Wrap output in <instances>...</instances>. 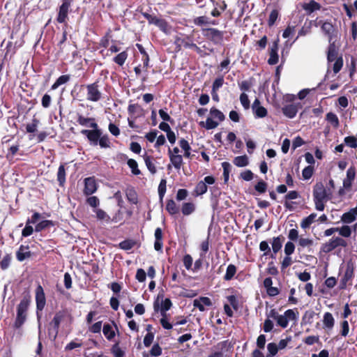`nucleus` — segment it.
<instances>
[{"mask_svg": "<svg viewBox=\"0 0 357 357\" xmlns=\"http://www.w3.org/2000/svg\"><path fill=\"white\" fill-rule=\"evenodd\" d=\"M357 215L354 212L352 211V208L347 213H344L342 216V221L345 223H351L356 219Z\"/></svg>", "mask_w": 357, "mask_h": 357, "instance_id": "nucleus-48", "label": "nucleus"}, {"mask_svg": "<svg viewBox=\"0 0 357 357\" xmlns=\"http://www.w3.org/2000/svg\"><path fill=\"white\" fill-rule=\"evenodd\" d=\"M127 164L128 167L131 169V172L134 175H139L141 174V171L138 168V164L137 161L134 159H128L127 161Z\"/></svg>", "mask_w": 357, "mask_h": 357, "instance_id": "nucleus-46", "label": "nucleus"}, {"mask_svg": "<svg viewBox=\"0 0 357 357\" xmlns=\"http://www.w3.org/2000/svg\"><path fill=\"white\" fill-rule=\"evenodd\" d=\"M77 122L82 126L89 127L91 130H98L99 128L95 118L85 117L81 114H77Z\"/></svg>", "mask_w": 357, "mask_h": 357, "instance_id": "nucleus-13", "label": "nucleus"}, {"mask_svg": "<svg viewBox=\"0 0 357 357\" xmlns=\"http://www.w3.org/2000/svg\"><path fill=\"white\" fill-rule=\"evenodd\" d=\"M66 175L65 164H61L59 165L57 172V181L61 187H63L66 183Z\"/></svg>", "mask_w": 357, "mask_h": 357, "instance_id": "nucleus-31", "label": "nucleus"}, {"mask_svg": "<svg viewBox=\"0 0 357 357\" xmlns=\"http://www.w3.org/2000/svg\"><path fill=\"white\" fill-rule=\"evenodd\" d=\"M53 226H54V222L52 220H45L36 224L34 230L36 232H40L48 227Z\"/></svg>", "mask_w": 357, "mask_h": 357, "instance_id": "nucleus-35", "label": "nucleus"}, {"mask_svg": "<svg viewBox=\"0 0 357 357\" xmlns=\"http://www.w3.org/2000/svg\"><path fill=\"white\" fill-rule=\"evenodd\" d=\"M136 243L134 240L132 239H126L123 241H121L119 246L121 249L124 250H129L132 249L135 245Z\"/></svg>", "mask_w": 357, "mask_h": 357, "instance_id": "nucleus-47", "label": "nucleus"}, {"mask_svg": "<svg viewBox=\"0 0 357 357\" xmlns=\"http://www.w3.org/2000/svg\"><path fill=\"white\" fill-rule=\"evenodd\" d=\"M183 265L185 266V268L190 271L192 269V263H193V259H192V257H191L190 255L189 254H185L183 257Z\"/></svg>", "mask_w": 357, "mask_h": 357, "instance_id": "nucleus-55", "label": "nucleus"}, {"mask_svg": "<svg viewBox=\"0 0 357 357\" xmlns=\"http://www.w3.org/2000/svg\"><path fill=\"white\" fill-rule=\"evenodd\" d=\"M356 176V168L354 166H351L347 171V177L343 181V186L345 189L349 190L351 188L352 182Z\"/></svg>", "mask_w": 357, "mask_h": 357, "instance_id": "nucleus-20", "label": "nucleus"}, {"mask_svg": "<svg viewBox=\"0 0 357 357\" xmlns=\"http://www.w3.org/2000/svg\"><path fill=\"white\" fill-rule=\"evenodd\" d=\"M126 195L128 201L132 204L137 203V195L133 188H128Z\"/></svg>", "mask_w": 357, "mask_h": 357, "instance_id": "nucleus-43", "label": "nucleus"}, {"mask_svg": "<svg viewBox=\"0 0 357 357\" xmlns=\"http://www.w3.org/2000/svg\"><path fill=\"white\" fill-rule=\"evenodd\" d=\"M317 217V214L314 213H311L307 217L303 218L301 222V227L305 229L310 227V225L314 222Z\"/></svg>", "mask_w": 357, "mask_h": 357, "instance_id": "nucleus-38", "label": "nucleus"}, {"mask_svg": "<svg viewBox=\"0 0 357 357\" xmlns=\"http://www.w3.org/2000/svg\"><path fill=\"white\" fill-rule=\"evenodd\" d=\"M199 126L202 128H205L206 130H212L218 126V123L215 121L211 118L208 117L206 122L201 121Z\"/></svg>", "mask_w": 357, "mask_h": 357, "instance_id": "nucleus-41", "label": "nucleus"}, {"mask_svg": "<svg viewBox=\"0 0 357 357\" xmlns=\"http://www.w3.org/2000/svg\"><path fill=\"white\" fill-rule=\"evenodd\" d=\"M179 146L184 151L183 156L188 158H191V147L187 140L182 138L179 140Z\"/></svg>", "mask_w": 357, "mask_h": 357, "instance_id": "nucleus-37", "label": "nucleus"}, {"mask_svg": "<svg viewBox=\"0 0 357 357\" xmlns=\"http://www.w3.org/2000/svg\"><path fill=\"white\" fill-rule=\"evenodd\" d=\"M171 164L174 167L179 170L183 163V157L181 155L170 154L169 156Z\"/></svg>", "mask_w": 357, "mask_h": 357, "instance_id": "nucleus-26", "label": "nucleus"}, {"mask_svg": "<svg viewBox=\"0 0 357 357\" xmlns=\"http://www.w3.org/2000/svg\"><path fill=\"white\" fill-rule=\"evenodd\" d=\"M296 312H294V310H287L284 312V315L286 317V319L289 322V321H296L298 318V312L297 308H295Z\"/></svg>", "mask_w": 357, "mask_h": 357, "instance_id": "nucleus-50", "label": "nucleus"}, {"mask_svg": "<svg viewBox=\"0 0 357 357\" xmlns=\"http://www.w3.org/2000/svg\"><path fill=\"white\" fill-rule=\"evenodd\" d=\"M284 239L285 238L282 235H280L277 237L273 238L271 242L273 254H271V255L272 258H275V255L281 250Z\"/></svg>", "mask_w": 357, "mask_h": 357, "instance_id": "nucleus-21", "label": "nucleus"}, {"mask_svg": "<svg viewBox=\"0 0 357 357\" xmlns=\"http://www.w3.org/2000/svg\"><path fill=\"white\" fill-rule=\"evenodd\" d=\"M97 190V183L94 177H88L84 179V194L91 195Z\"/></svg>", "mask_w": 357, "mask_h": 357, "instance_id": "nucleus-15", "label": "nucleus"}, {"mask_svg": "<svg viewBox=\"0 0 357 357\" xmlns=\"http://www.w3.org/2000/svg\"><path fill=\"white\" fill-rule=\"evenodd\" d=\"M210 114L214 119H218L220 121H223L225 119L224 114L215 107H213L210 109Z\"/></svg>", "mask_w": 357, "mask_h": 357, "instance_id": "nucleus-49", "label": "nucleus"}, {"mask_svg": "<svg viewBox=\"0 0 357 357\" xmlns=\"http://www.w3.org/2000/svg\"><path fill=\"white\" fill-rule=\"evenodd\" d=\"M337 58V52L335 50L334 45H330L327 54V59L328 63L335 61Z\"/></svg>", "mask_w": 357, "mask_h": 357, "instance_id": "nucleus-45", "label": "nucleus"}, {"mask_svg": "<svg viewBox=\"0 0 357 357\" xmlns=\"http://www.w3.org/2000/svg\"><path fill=\"white\" fill-rule=\"evenodd\" d=\"M202 33L206 40L211 41L213 45H221L223 44L226 31L216 28H203Z\"/></svg>", "mask_w": 357, "mask_h": 357, "instance_id": "nucleus-4", "label": "nucleus"}, {"mask_svg": "<svg viewBox=\"0 0 357 357\" xmlns=\"http://www.w3.org/2000/svg\"><path fill=\"white\" fill-rule=\"evenodd\" d=\"M112 353L114 357H123L125 355V352L119 347V342L112 346Z\"/></svg>", "mask_w": 357, "mask_h": 357, "instance_id": "nucleus-62", "label": "nucleus"}, {"mask_svg": "<svg viewBox=\"0 0 357 357\" xmlns=\"http://www.w3.org/2000/svg\"><path fill=\"white\" fill-rule=\"evenodd\" d=\"M20 151V144L17 143L15 144L12 145L8 149L6 158L9 161L11 162L14 159V156L17 153Z\"/></svg>", "mask_w": 357, "mask_h": 357, "instance_id": "nucleus-34", "label": "nucleus"}, {"mask_svg": "<svg viewBox=\"0 0 357 357\" xmlns=\"http://www.w3.org/2000/svg\"><path fill=\"white\" fill-rule=\"evenodd\" d=\"M36 303L37 311H42L46 305V298L43 287L38 284L36 290Z\"/></svg>", "mask_w": 357, "mask_h": 357, "instance_id": "nucleus-11", "label": "nucleus"}, {"mask_svg": "<svg viewBox=\"0 0 357 357\" xmlns=\"http://www.w3.org/2000/svg\"><path fill=\"white\" fill-rule=\"evenodd\" d=\"M69 317L72 319V316L67 310H61L56 312L53 319L50 322V326L52 327L56 335L59 333L60 324L65 319V317Z\"/></svg>", "mask_w": 357, "mask_h": 357, "instance_id": "nucleus-9", "label": "nucleus"}, {"mask_svg": "<svg viewBox=\"0 0 357 357\" xmlns=\"http://www.w3.org/2000/svg\"><path fill=\"white\" fill-rule=\"evenodd\" d=\"M321 29L322 31L328 36V41L331 43L333 39L335 29L331 22H324L321 24Z\"/></svg>", "mask_w": 357, "mask_h": 357, "instance_id": "nucleus-24", "label": "nucleus"}, {"mask_svg": "<svg viewBox=\"0 0 357 357\" xmlns=\"http://www.w3.org/2000/svg\"><path fill=\"white\" fill-rule=\"evenodd\" d=\"M128 56V50H123V52L119 53L117 55H116L112 61L119 65V66H123L127 60Z\"/></svg>", "mask_w": 357, "mask_h": 357, "instance_id": "nucleus-27", "label": "nucleus"}, {"mask_svg": "<svg viewBox=\"0 0 357 357\" xmlns=\"http://www.w3.org/2000/svg\"><path fill=\"white\" fill-rule=\"evenodd\" d=\"M279 17V11L277 9H273L268 17V25L269 27L273 26Z\"/></svg>", "mask_w": 357, "mask_h": 357, "instance_id": "nucleus-52", "label": "nucleus"}, {"mask_svg": "<svg viewBox=\"0 0 357 357\" xmlns=\"http://www.w3.org/2000/svg\"><path fill=\"white\" fill-rule=\"evenodd\" d=\"M267 183L261 180L257 182V183L255 185V190L257 191L259 194H263L266 192L267 190Z\"/></svg>", "mask_w": 357, "mask_h": 357, "instance_id": "nucleus-60", "label": "nucleus"}, {"mask_svg": "<svg viewBox=\"0 0 357 357\" xmlns=\"http://www.w3.org/2000/svg\"><path fill=\"white\" fill-rule=\"evenodd\" d=\"M323 323L326 328H332L333 327L335 320L331 312H327L324 314Z\"/></svg>", "mask_w": 357, "mask_h": 357, "instance_id": "nucleus-39", "label": "nucleus"}, {"mask_svg": "<svg viewBox=\"0 0 357 357\" xmlns=\"http://www.w3.org/2000/svg\"><path fill=\"white\" fill-rule=\"evenodd\" d=\"M314 174V167L309 165L305 167L302 172V176L305 180L310 179Z\"/></svg>", "mask_w": 357, "mask_h": 357, "instance_id": "nucleus-57", "label": "nucleus"}, {"mask_svg": "<svg viewBox=\"0 0 357 357\" xmlns=\"http://www.w3.org/2000/svg\"><path fill=\"white\" fill-rule=\"evenodd\" d=\"M12 257L10 254H6L0 261V268L1 270H6L10 264Z\"/></svg>", "mask_w": 357, "mask_h": 357, "instance_id": "nucleus-53", "label": "nucleus"}, {"mask_svg": "<svg viewBox=\"0 0 357 357\" xmlns=\"http://www.w3.org/2000/svg\"><path fill=\"white\" fill-rule=\"evenodd\" d=\"M324 184L321 182L317 183L313 188L312 195L315 208L317 211H323L325 208V202L329 199V195Z\"/></svg>", "mask_w": 357, "mask_h": 357, "instance_id": "nucleus-3", "label": "nucleus"}, {"mask_svg": "<svg viewBox=\"0 0 357 357\" xmlns=\"http://www.w3.org/2000/svg\"><path fill=\"white\" fill-rule=\"evenodd\" d=\"M231 347V343L228 340L222 341L217 344L215 348L222 351V354L227 351Z\"/></svg>", "mask_w": 357, "mask_h": 357, "instance_id": "nucleus-54", "label": "nucleus"}, {"mask_svg": "<svg viewBox=\"0 0 357 357\" xmlns=\"http://www.w3.org/2000/svg\"><path fill=\"white\" fill-rule=\"evenodd\" d=\"M347 245V243L343 238L340 237H333L328 242L321 245V251L324 253H328L339 246L346 247Z\"/></svg>", "mask_w": 357, "mask_h": 357, "instance_id": "nucleus-8", "label": "nucleus"}, {"mask_svg": "<svg viewBox=\"0 0 357 357\" xmlns=\"http://www.w3.org/2000/svg\"><path fill=\"white\" fill-rule=\"evenodd\" d=\"M252 111L256 118H264L267 116V109L260 105V101L258 98H256L252 103Z\"/></svg>", "mask_w": 357, "mask_h": 357, "instance_id": "nucleus-17", "label": "nucleus"}, {"mask_svg": "<svg viewBox=\"0 0 357 357\" xmlns=\"http://www.w3.org/2000/svg\"><path fill=\"white\" fill-rule=\"evenodd\" d=\"M237 272V267L232 264L228 265L226 273L223 277L225 281H229L232 280Z\"/></svg>", "mask_w": 357, "mask_h": 357, "instance_id": "nucleus-32", "label": "nucleus"}, {"mask_svg": "<svg viewBox=\"0 0 357 357\" xmlns=\"http://www.w3.org/2000/svg\"><path fill=\"white\" fill-rule=\"evenodd\" d=\"M100 81L96 80L91 84L86 85V99L91 102H98L102 98V93L100 90Z\"/></svg>", "mask_w": 357, "mask_h": 357, "instance_id": "nucleus-6", "label": "nucleus"}, {"mask_svg": "<svg viewBox=\"0 0 357 357\" xmlns=\"http://www.w3.org/2000/svg\"><path fill=\"white\" fill-rule=\"evenodd\" d=\"M354 277V267L353 264H348L344 272L343 277L341 278L339 285L340 290H344L347 288V282L352 280Z\"/></svg>", "mask_w": 357, "mask_h": 357, "instance_id": "nucleus-12", "label": "nucleus"}, {"mask_svg": "<svg viewBox=\"0 0 357 357\" xmlns=\"http://www.w3.org/2000/svg\"><path fill=\"white\" fill-rule=\"evenodd\" d=\"M343 66V59L342 56H339L335 63H333V70L335 74L338 73Z\"/></svg>", "mask_w": 357, "mask_h": 357, "instance_id": "nucleus-63", "label": "nucleus"}, {"mask_svg": "<svg viewBox=\"0 0 357 357\" xmlns=\"http://www.w3.org/2000/svg\"><path fill=\"white\" fill-rule=\"evenodd\" d=\"M299 106L301 107V103L284 105L282 108V113L285 116L293 119L296 116Z\"/></svg>", "mask_w": 357, "mask_h": 357, "instance_id": "nucleus-18", "label": "nucleus"}, {"mask_svg": "<svg viewBox=\"0 0 357 357\" xmlns=\"http://www.w3.org/2000/svg\"><path fill=\"white\" fill-rule=\"evenodd\" d=\"M162 317L160 320V323L163 328L167 330H170L173 327V324H171L167 317L166 313H162Z\"/></svg>", "mask_w": 357, "mask_h": 357, "instance_id": "nucleus-59", "label": "nucleus"}, {"mask_svg": "<svg viewBox=\"0 0 357 357\" xmlns=\"http://www.w3.org/2000/svg\"><path fill=\"white\" fill-rule=\"evenodd\" d=\"M81 133L86 136L90 143L93 145H98L102 149L111 147V142L107 134L102 135L101 129L98 130H82Z\"/></svg>", "mask_w": 357, "mask_h": 357, "instance_id": "nucleus-1", "label": "nucleus"}, {"mask_svg": "<svg viewBox=\"0 0 357 357\" xmlns=\"http://www.w3.org/2000/svg\"><path fill=\"white\" fill-rule=\"evenodd\" d=\"M165 209L171 215H174L179 213V207L173 199H168L167 201Z\"/></svg>", "mask_w": 357, "mask_h": 357, "instance_id": "nucleus-29", "label": "nucleus"}, {"mask_svg": "<svg viewBox=\"0 0 357 357\" xmlns=\"http://www.w3.org/2000/svg\"><path fill=\"white\" fill-rule=\"evenodd\" d=\"M111 36V30L109 29L105 35L101 38L99 43L100 46L104 48H107L109 46Z\"/></svg>", "mask_w": 357, "mask_h": 357, "instance_id": "nucleus-56", "label": "nucleus"}, {"mask_svg": "<svg viewBox=\"0 0 357 357\" xmlns=\"http://www.w3.org/2000/svg\"><path fill=\"white\" fill-rule=\"evenodd\" d=\"M102 333L109 341H111L116 335V332L112 325L107 323L103 325Z\"/></svg>", "mask_w": 357, "mask_h": 357, "instance_id": "nucleus-28", "label": "nucleus"}, {"mask_svg": "<svg viewBox=\"0 0 357 357\" xmlns=\"http://www.w3.org/2000/svg\"><path fill=\"white\" fill-rule=\"evenodd\" d=\"M142 15L148 20L149 24L155 25L165 33H168L169 32L171 26L165 19L159 18L155 15H151L146 12L142 13Z\"/></svg>", "mask_w": 357, "mask_h": 357, "instance_id": "nucleus-5", "label": "nucleus"}, {"mask_svg": "<svg viewBox=\"0 0 357 357\" xmlns=\"http://www.w3.org/2000/svg\"><path fill=\"white\" fill-rule=\"evenodd\" d=\"M208 186L206 185V183L203 181H200L198 182L194 189V194L196 196H200L204 195L207 192Z\"/></svg>", "mask_w": 357, "mask_h": 357, "instance_id": "nucleus-36", "label": "nucleus"}, {"mask_svg": "<svg viewBox=\"0 0 357 357\" xmlns=\"http://www.w3.org/2000/svg\"><path fill=\"white\" fill-rule=\"evenodd\" d=\"M190 38L188 36L185 38H181L179 36H176L174 40V45H175V51L176 52L181 50L182 47L185 48H191L193 46L194 43L189 41Z\"/></svg>", "mask_w": 357, "mask_h": 357, "instance_id": "nucleus-14", "label": "nucleus"}, {"mask_svg": "<svg viewBox=\"0 0 357 357\" xmlns=\"http://www.w3.org/2000/svg\"><path fill=\"white\" fill-rule=\"evenodd\" d=\"M73 0H62L61 4L58 9L56 22L59 24H67L68 13Z\"/></svg>", "mask_w": 357, "mask_h": 357, "instance_id": "nucleus-7", "label": "nucleus"}, {"mask_svg": "<svg viewBox=\"0 0 357 357\" xmlns=\"http://www.w3.org/2000/svg\"><path fill=\"white\" fill-rule=\"evenodd\" d=\"M279 43L280 39L278 37L272 42L271 45L268 48L269 58L268 59V63L271 66L275 65L279 61V56L278 54L279 50Z\"/></svg>", "mask_w": 357, "mask_h": 357, "instance_id": "nucleus-10", "label": "nucleus"}, {"mask_svg": "<svg viewBox=\"0 0 357 357\" xmlns=\"http://www.w3.org/2000/svg\"><path fill=\"white\" fill-rule=\"evenodd\" d=\"M40 123V120L33 117L31 123L26 126V130L28 133H33L37 131L38 126Z\"/></svg>", "mask_w": 357, "mask_h": 357, "instance_id": "nucleus-44", "label": "nucleus"}, {"mask_svg": "<svg viewBox=\"0 0 357 357\" xmlns=\"http://www.w3.org/2000/svg\"><path fill=\"white\" fill-rule=\"evenodd\" d=\"M344 143L347 146L356 149L357 148V140L354 136L346 137L344 139Z\"/></svg>", "mask_w": 357, "mask_h": 357, "instance_id": "nucleus-64", "label": "nucleus"}, {"mask_svg": "<svg viewBox=\"0 0 357 357\" xmlns=\"http://www.w3.org/2000/svg\"><path fill=\"white\" fill-rule=\"evenodd\" d=\"M213 305L211 300L208 297L201 296L198 299L193 301V306L198 308L200 312H204L206 306H211Z\"/></svg>", "mask_w": 357, "mask_h": 357, "instance_id": "nucleus-19", "label": "nucleus"}, {"mask_svg": "<svg viewBox=\"0 0 357 357\" xmlns=\"http://www.w3.org/2000/svg\"><path fill=\"white\" fill-rule=\"evenodd\" d=\"M272 278H266L263 281V286L266 290V294L271 297L278 296L280 294V289L278 287H273Z\"/></svg>", "mask_w": 357, "mask_h": 357, "instance_id": "nucleus-16", "label": "nucleus"}, {"mask_svg": "<svg viewBox=\"0 0 357 357\" xmlns=\"http://www.w3.org/2000/svg\"><path fill=\"white\" fill-rule=\"evenodd\" d=\"M196 206L193 202H184L181 206V213L183 215H190L195 211Z\"/></svg>", "mask_w": 357, "mask_h": 357, "instance_id": "nucleus-25", "label": "nucleus"}, {"mask_svg": "<svg viewBox=\"0 0 357 357\" xmlns=\"http://www.w3.org/2000/svg\"><path fill=\"white\" fill-rule=\"evenodd\" d=\"M233 163L236 166L239 167H245L249 163L248 158L246 155L237 156V157L234 158V159L233 160Z\"/></svg>", "mask_w": 357, "mask_h": 357, "instance_id": "nucleus-40", "label": "nucleus"}, {"mask_svg": "<svg viewBox=\"0 0 357 357\" xmlns=\"http://www.w3.org/2000/svg\"><path fill=\"white\" fill-rule=\"evenodd\" d=\"M144 160L147 169H149V171L152 174H155L157 172V169H156V167H155V165L154 163L155 159L151 155H145L144 156Z\"/></svg>", "mask_w": 357, "mask_h": 357, "instance_id": "nucleus-30", "label": "nucleus"}, {"mask_svg": "<svg viewBox=\"0 0 357 357\" xmlns=\"http://www.w3.org/2000/svg\"><path fill=\"white\" fill-rule=\"evenodd\" d=\"M29 248L28 245L25 246L21 245L16 252V258L19 261H23L27 258L31 257V252L29 250Z\"/></svg>", "mask_w": 357, "mask_h": 357, "instance_id": "nucleus-23", "label": "nucleus"}, {"mask_svg": "<svg viewBox=\"0 0 357 357\" xmlns=\"http://www.w3.org/2000/svg\"><path fill=\"white\" fill-rule=\"evenodd\" d=\"M222 167L223 169V176L225 183H227L229 178V173L231 169V165L228 162H223L222 163Z\"/></svg>", "mask_w": 357, "mask_h": 357, "instance_id": "nucleus-51", "label": "nucleus"}, {"mask_svg": "<svg viewBox=\"0 0 357 357\" xmlns=\"http://www.w3.org/2000/svg\"><path fill=\"white\" fill-rule=\"evenodd\" d=\"M166 183H167V181L165 179H162L159 183V185H158V195H159V197H160V199L162 201L164 196H165V194L166 192Z\"/></svg>", "mask_w": 357, "mask_h": 357, "instance_id": "nucleus-61", "label": "nucleus"}, {"mask_svg": "<svg viewBox=\"0 0 357 357\" xmlns=\"http://www.w3.org/2000/svg\"><path fill=\"white\" fill-rule=\"evenodd\" d=\"M302 8L307 15H310L317 10H321V5L314 0H310L308 3H304L302 5Z\"/></svg>", "mask_w": 357, "mask_h": 357, "instance_id": "nucleus-22", "label": "nucleus"}, {"mask_svg": "<svg viewBox=\"0 0 357 357\" xmlns=\"http://www.w3.org/2000/svg\"><path fill=\"white\" fill-rule=\"evenodd\" d=\"M70 79V75H63L59 77L55 82L52 85L51 90H56L57 88H59L61 85L66 84L68 82Z\"/></svg>", "mask_w": 357, "mask_h": 357, "instance_id": "nucleus-33", "label": "nucleus"}, {"mask_svg": "<svg viewBox=\"0 0 357 357\" xmlns=\"http://www.w3.org/2000/svg\"><path fill=\"white\" fill-rule=\"evenodd\" d=\"M326 119L329 123H331V125L335 128H337L339 127V126H340L339 119H338V117L337 116V115L335 114H334L333 112H328L326 114Z\"/></svg>", "mask_w": 357, "mask_h": 357, "instance_id": "nucleus-42", "label": "nucleus"}, {"mask_svg": "<svg viewBox=\"0 0 357 357\" xmlns=\"http://www.w3.org/2000/svg\"><path fill=\"white\" fill-rule=\"evenodd\" d=\"M268 43V38L266 36H264L260 40L256 41L255 47L258 51L264 50Z\"/></svg>", "mask_w": 357, "mask_h": 357, "instance_id": "nucleus-58", "label": "nucleus"}, {"mask_svg": "<svg viewBox=\"0 0 357 357\" xmlns=\"http://www.w3.org/2000/svg\"><path fill=\"white\" fill-rule=\"evenodd\" d=\"M31 301L29 294L23 296L20 303L17 306V314L13 324L15 329H20L26 322L27 319V311Z\"/></svg>", "mask_w": 357, "mask_h": 357, "instance_id": "nucleus-2", "label": "nucleus"}]
</instances>
